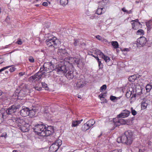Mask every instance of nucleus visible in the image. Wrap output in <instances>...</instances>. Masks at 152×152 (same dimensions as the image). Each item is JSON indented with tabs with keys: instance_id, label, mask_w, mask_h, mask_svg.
I'll list each match as a JSON object with an SVG mask.
<instances>
[{
	"instance_id": "49530a36",
	"label": "nucleus",
	"mask_w": 152,
	"mask_h": 152,
	"mask_svg": "<svg viewBox=\"0 0 152 152\" xmlns=\"http://www.w3.org/2000/svg\"><path fill=\"white\" fill-rule=\"evenodd\" d=\"M1 137H4L6 138L7 137V133L6 132H4L2 134L1 136Z\"/></svg>"
},
{
	"instance_id": "e2e57ef3",
	"label": "nucleus",
	"mask_w": 152,
	"mask_h": 152,
	"mask_svg": "<svg viewBox=\"0 0 152 152\" xmlns=\"http://www.w3.org/2000/svg\"><path fill=\"white\" fill-rule=\"evenodd\" d=\"M124 51H129V49L128 48H124Z\"/></svg>"
},
{
	"instance_id": "1a4fd4ad",
	"label": "nucleus",
	"mask_w": 152,
	"mask_h": 152,
	"mask_svg": "<svg viewBox=\"0 0 152 152\" xmlns=\"http://www.w3.org/2000/svg\"><path fill=\"white\" fill-rule=\"evenodd\" d=\"M66 77L69 80L72 79L74 77H75L77 75V72L73 71L67 70L66 72H65Z\"/></svg>"
},
{
	"instance_id": "69168bd1",
	"label": "nucleus",
	"mask_w": 152,
	"mask_h": 152,
	"mask_svg": "<svg viewBox=\"0 0 152 152\" xmlns=\"http://www.w3.org/2000/svg\"><path fill=\"white\" fill-rule=\"evenodd\" d=\"M132 12V11L131 10H129V11H128V12H127V13H131Z\"/></svg>"
},
{
	"instance_id": "79ce46f5",
	"label": "nucleus",
	"mask_w": 152,
	"mask_h": 152,
	"mask_svg": "<svg viewBox=\"0 0 152 152\" xmlns=\"http://www.w3.org/2000/svg\"><path fill=\"white\" fill-rule=\"evenodd\" d=\"M116 99V97L115 96H111L110 97V99L112 101H114Z\"/></svg>"
},
{
	"instance_id": "6ab92c4d",
	"label": "nucleus",
	"mask_w": 152,
	"mask_h": 152,
	"mask_svg": "<svg viewBox=\"0 0 152 152\" xmlns=\"http://www.w3.org/2000/svg\"><path fill=\"white\" fill-rule=\"evenodd\" d=\"M85 84V83L81 81V80H79L77 84V87L80 88L83 87Z\"/></svg>"
},
{
	"instance_id": "8fccbe9b",
	"label": "nucleus",
	"mask_w": 152,
	"mask_h": 152,
	"mask_svg": "<svg viewBox=\"0 0 152 152\" xmlns=\"http://www.w3.org/2000/svg\"><path fill=\"white\" fill-rule=\"evenodd\" d=\"M70 57L69 58H66L64 60V61H66L68 62L69 63V61L70 60Z\"/></svg>"
},
{
	"instance_id": "4be33fe9",
	"label": "nucleus",
	"mask_w": 152,
	"mask_h": 152,
	"mask_svg": "<svg viewBox=\"0 0 152 152\" xmlns=\"http://www.w3.org/2000/svg\"><path fill=\"white\" fill-rule=\"evenodd\" d=\"M102 58L103 59L106 63L109 62L110 60V58L109 57L105 55L104 54H102Z\"/></svg>"
},
{
	"instance_id": "f3484780",
	"label": "nucleus",
	"mask_w": 152,
	"mask_h": 152,
	"mask_svg": "<svg viewBox=\"0 0 152 152\" xmlns=\"http://www.w3.org/2000/svg\"><path fill=\"white\" fill-rule=\"evenodd\" d=\"M148 101L147 100H143L141 102V108L142 109H145L146 108L148 105Z\"/></svg>"
},
{
	"instance_id": "a18cd8bd",
	"label": "nucleus",
	"mask_w": 152,
	"mask_h": 152,
	"mask_svg": "<svg viewBox=\"0 0 152 152\" xmlns=\"http://www.w3.org/2000/svg\"><path fill=\"white\" fill-rule=\"evenodd\" d=\"M74 42L73 43V44L75 46H76L77 45V43L78 42V41L77 40L74 39Z\"/></svg>"
},
{
	"instance_id": "4468645a",
	"label": "nucleus",
	"mask_w": 152,
	"mask_h": 152,
	"mask_svg": "<svg viewBox=\"0 0 152 152\" xmlns=\"http://www.w3.org/2000/svg\"><path fill=\"white\" fill-rule=\"evenodd\" d=\"M137 42L138 45L143 46L146 42V39L144 37H141L137 39Z\"/></svg>"
},
{
	"instance_id": "6e6d98bb",
	"label": "nucleus",
	"mask_w": 152,
	"mask_h": 152,
	"mask_svg": "<svg viewBox=\"0 0 152 152\" xmlns=\"http://www.w3.org/2000/svg\"><path fill=\"white\" fill-rule=\"evenodd\" d=\"M42 5L44 6H47L48 5V4L47 2H44L42 3Z\"/></svg>"
},
{
	"instance_id": "7ed1b4c3",
	"label": "nucleus",
	"mask_w": 152,
	"mask_h": 152,
	"mask_svg": "<svg viewBox=\"0 0 152 152\" xmlns=\"http://www.w3.org/2000/svg\"><path fill=\"white\" fill-rule=\"evenodd\" d=\"M45 126L41 123L36 125L34 128V132L37 133L38 135L42 136V133L44 132Z\"/></svg>"
},
{
	"instance_id": "dca6fc26",
	"label": "nucleus",
	"mask_w": 152,
	"mask_h": 152,
	"mask_svg": "<svg viewBox=\"0 0 152 152\" xmlns=\"http://www.w3.org/2000/svg\"><path fill=\"white\" fill-rule=\"evenodd\" d=\"M5 113V111L4 109L0 110V123L4 121V116Z\"/></svg>"
},
{
	"instance_id": "2f4dec72",
	"label": "nucleus",
	"mask_w": 152,
	"mask_h": 152,
	"mask_svg": "<svg viewBox=\"0 0 152 152\" xmlns=\"http://www.w3.org/2000/svg\"><path fill=\"white\" fill-rule=\"evenodd\" d=\"M75 58L71 57L70 58V60L69 61V63L72 64L75 63Z\"/></svg>"
},
{
	"instance_id": "f8f14e48",
	"label": "nucleus",
	"mask_w": 152,
	"mask_h": 152,
	"mask_svg": "<svg viewBox=\"0 0 152 152\" xmlns=\"http://www.w3.org/2000/svg\"><path fill=\"white\" fill-rule=\"evenodd\" d=\"M29 109L27 107L23 108L20 111V114L23 117H25L28 115Z\"/></svg>"
},
{
	"instance_id": "864d4df0",
	"label": "nucleus",
	"mask_w": 152,
	"mask_h": 152,
	"mask_svg": "<svg viewBox=\"0 0 152 152\" xmlns=\"http://www.w3.org/2000/svg\"><path fill=\"white\" fill-rule=\"evenodd\" d=\"M114 152H121L122 150L121 149H119V150H113Z\"/></svg>"
},
{
	"instance_id": "9b49d317",
	"label": "nucleus",
	"mask_w": 152,
	"mask_h": 152,
	"mask_svg": "<svg viewBox=\"0 0 152 152\" xmlns=\"http://www.w3.org/2000/svg\"><path fill=\"white\" fill-rule=\"evenodd\" d=\"M133 133L131 130H129L124 133V135L129 140V144H132V142Z\"/></svg>"
},
{
	"instance_id": "5fc2aeb1",
	"label": "nucleus",
	"mask_w": 152,
	"mask_h": 152,
	"mask_svg": "<svg viewBox=\"0 0 152 152\" xmlns=\"http://www.w3.org/2000/svg\"><path fill=\"white\" fill-rule=\"evenodd\" d=\"M103 3H105L106 4H107L108 3V0H103L102 2L101 3L102 4Z\"/></svg>"
},
{
	"instance_id": "680f3d73",
	"label": "nucleus",
	"mask_w": 152,
	"mask_h": 152,
	"mask_svg": "<svg viewBox=\"0 0 152 152\" xmlns=\"http://www.w3.org/2000/svg\"><path fill=\"white\" fill-rule=\"evenodd\" d=\"M24 74V73L22 72H21L19 73V75L20 76H22Z\"/></svg>"
},
{
	"instance_id": "c756f323",
	"label": "nucleus",
	"mask_w": 152,
	"mask_h": 152,
	"mask_svg": "<svg viewBox=\"0 0 152 152\" xmlns=\"http://www.w3.org/2000/svg\"><path fill=\"white\" fill-rule=\"evenodd\" d=\"M96 53L100 56H101V57L102 56V54H104L100 50L97 49L95 50Z\"/></svg>"
},
{
	"instance_id": "f704fd0d",
	"label": "nucleus",
	"mask_w": 152,
	"mask_h": 152,
	"mask_svg": "<svg viewBox=\"0 0 152 152\" xmlns=\"http://www.w3.org/2000/svg\"><path fill=\"white\" fill-rule=\"evenodd\" d=\"M77 125V121H72V126L75 127Z\"/></svg>"
},
{
	"instance_id": "f03ea898",
	"label": "nucleus",
	"mask_w": 152,
	"mask_h": 152,
	"mask_svg": "<svg viewBox=\"0 0 152 152\" xmlns=\"http://www.w3.org/2000/svg\"><path fill=\"white\" fill-rule=\"evenodd\" d=\"M53 70H50L48 68L43 67H41L39 71L36 73L34 75L28 78L29 81H32L34 80H38L40 79L43 75H46L47 73L51 72Z\"/></svg>"
},
{
	"instance_id": "338daca9",
	"label": "nucleus",
	"mask_w": 152,
	"mask_h": 152,
	"mask_svg": "<svg viewBox=\"0 0 152 152\" xmlns=\"http://www.w3.org/2000/svg\"><path fill=\"white\" fill-rule=\"evenodd\" d=\"M77 97H78V98H79L80 99H81V96L80 95H78V96H77Z\"/></svg>"
},
{
	"instance_id": "aec40b11",
	"label": "nucleus",
	"mask_w": 152,
	"mask_h": 152,
	"mask_svg": "<svg viewBox=\"0 0 152 152\" xmlns=\"http://www.w3.org/2000/svg\"><path fill=\"white\" fill-rule=\"evenodd\" d=\"M137 77L136 75H134L130 76L129 78V80L130 82H133L137 79Z\"/></svg>"
},
{
	"instance_id": "bb28decb",
	"label": "nucleus",
	"mask_w": 152,
	"mask_h": 152,
	"mask_svg": "<svg viewBox=\"0 0 152 152\" xmlns=\"http://www.w3.org/2000/svg\"><path fill=\"white\" fill-rule=\"evenodd\" d=\"M104 8H98L96 12V13L98 15L101 14L102 13V10Z\"/></svg>"
},
{
	"instance_id": "ea45409f",
	"label": "nucleus",
	"mask_w": 152,
	"mask_h": 152,
	"mask_svg": "<svg viewBox=\"0 0 152 152\" xmlns=\"http://www.w3.org/2000/svg\"><path fill=\"white\" fill-rule=\"evenodd\" d=\"M11 66H8L4 67L3 68H2L0 69V72L3 71L4 70H5V69L10 67Z\"/></svg>"
},
{
	"instance_id": "e433bc0d",
	"label": "nucleus",
	"mask_w": 152,
	"mask_h": 152,
	"mask_svg": "<svg viewBox=\"0 0 152 152\" xmlns=\"http://www.w3.org/2000/svg\"><path fill=\"white\" fill-rule=\"evenodd\" d=\"M28 60L30 62L33 63L34 62V60L32 56H30L28 58Z\"/></svg>"
},
{
	"instance_id": "de8ad7c7",
	"label": "nucleus",
	"mask_w": 152,
	"mask_h": 152,
	"mask_svg": "<svg viewBox=\"0 0 152 152\" xmlns=\"http://www.w3.org/2000/svg\"><path fill=\"white\" fill-rule=\"evenodd\" d=\"M98 63L99 64V68H102V64L101 63V61H98Z\"/></svg>"
},
{
	"instance_id": "c9c22d12",
	"label": "nucleus",
	"mask_w": 152,
	"mask_h": 152,
	"mask_svg": "<svg viewBox=\"0 0 152 152\" xmlns=\"http://www.w3.org/2000/svg\"><path fill=\"white\" fill-rule=\"evenodd\" d=\"M131 110L132 113L133 115H135L137 114L136 111L135 110H134L132 107H131Z\"/></svg>"
},
{
	"instance_id": "39448f33",
	"label": "nucleus",
	"mask_w": 152,
	"mask_h": 152,
	"mask_svg": "<svg viewBox=\"0 0 152 152\" xmlns=\"http://www.w3.org/2000/svg\"><path fill=\"white\" fill-rule=\"evenodd\" d=\"M46 42L48 47L53 46L55 48L57 46L58 41L56 39V37H54L47 39Z\"/></svg>"
},
{
	"instance_id": "4c0bfd02",
	"label": "nucleus",
	"mask_w": 152,
	"mask_h": 152,
	"mask_svg": "<svg viewBox=\"0 0 152 152\" xmlns=\"http://www.w3.org/2000/svg\"><path fill=\"white\" fill-rule=\"evenodd\" d=\"M106 86L105 85H103L101 88L100 89V91L102 92L103 91V90H105L106 88Z\"/></svg>"
},
{
	"instance_id": "603ef678",
	"label": "nucleus",
	"mask_w": 152,
	"mask_h": 152,
	"mask_svg": "<svg viewBox=\"0 0 152 152\" xmlns=\"http://www.w3.org/2000/svg\"><path fill=\"white\" fill-rule=\"evenodd\" d=\"M16 43L18 44V45H21L22 44V42L20 40H18L17 42Z\"/></svg>"
},
{
	"instance_id": "412c9836",
	"label": "nucleus",
	"mask_w": 152,
	"mask_h": 152,
	"mask_svg": "<svg viewBox=\"0 0 152 152\" xmlns=\"http://www.w3.org/2000/svg\"><path fill=\"white\" fill-rule=\"evenodd\" d=\"M119 122L120 124L124 125L127 124L128 125V121L127 120H125L123 119H120L119 120Z\"/></svg>"
},
{
	"instance_id": "473e14b6",
	"label": "nucleus",
	"mask_w": 152,
	"mask_h": 152,
	"mask_svg": "<svg viewBox=\"0 0 152 152\" xmlns=\"http://www.w3.org/2000/svg\"><path fill=\"white\" fill-rule=\"evenodd\" d=\"M42 85L43 88H45L46 90H48V88L47 86V85L45 83L43 82L42 83Z\"/></svg>"
},
{
	"instance_id": "6e6552de",
	"label": "nucleus",
	"mask_w": 152,
	"mask_h": 152,
	"mask_svg": "<svg viewBox=\"0 0 152 152\" xmlns=\"http://www.w3.org/2000/svg\"><path fill=\"white\" fill-rule=\"evenodd\" d=\"M45 130H44V132L42 133V136H48L54 132V129L51 126H45Z\"/></svg>"
},
{
	"instance_id": "09e8293b",
	"label": "nucleus",
	"mask_w": 152,
	"mask_h": 152,
	"mask_svg": "<svg viewBox=\"0 0 152 152\" xmlns=\"http://www.w3.org/2000/svg\"><path fill=\"white\" fill-rule=\"evenodd\" d=\"M96 38L99 40H102V38L99 36V35H97L96 36Z\"/></svg>"
},
{
	"instance_id": "774afa93",
	"label": "nucleus",
	"mask_w": 152,
	"mask_h": 152,
	"mask_svg": "<svg viewBox=\"0 0 152 152\" xmlns=\"http://www.w3.org/2000/svg\"><path fill=\"white\" fill-rule=\"evenodd\" d=\"M97 61H98H98H100V60L99 59V58L98 57V58H96V59Z\"/></svg>"
},
{
	"instance_id": "393cba45",
	"label": "nucleus",
	"mask_w": 152,
	"mask_h": 152,
	"mask_svg": "<svg viewBox=\"0 0 152 152\" xmlns=\"http://www.w3.org/2000/svg\"><path fill=\"white\" fill-rule=\"evenodd\" d=\"M60 3L61 5L65 6L68 3V0H60Z\"/></svg>"
},
{
	"instance_id": "5701e85b",
	"label": "nucleus",
	"mask_w": 152,
	"mask_h": 152,
	"mask_svg": "<svg viewBox=\"0 0 152 152\" xmlns=\"http://www.w3.org/2000/svg\"><path fill=\"white\" fill-rule=\"evenodd\" d=\"M112 45L115 48H118L119 45L118 42L116 41H112L111 42Z\"/></svg>"
},
{
	"instance_id": "7c9ffc66",
	"label": "nucleus",
	"mask_w": 152,
	"mask_h": 152,
	"mask_svg": "<svg viewBox=\"0 0 152 152\" xmlns=\"http://www.w3.org/2000/svg\"><path fill=\"white\" fill-rule=\"evenodd\" d=\"M144 31L142 29H139L137 31V35H142L143 34Z\"/></svg>"
},
{
	"instance_id": "cd10ccee",
	"label": "nucleus",
	"mask_w": 152,
	"mask_h": 152,
	"mask_svg": "<svg viewBox=\"0 0 152 152\" xmlns=\"http://www.w3.org/2000/svg\"><path fill=\"white\" fill-rule=\"evenodd\" d=\"M82 130L83 131H86L87 130L89 129L88 127L85 124L83 125L81 128Z\"/></svg>"
},
{
	"instance_id": "a878e982",
	"label": "nucleus",
	"mask_w": 152,
	"mask_h": 152,
	"mask_svg": "<svg viewBox=\"0 0 152 152\" xmlns=\"http://www.w3.org/2000/svg\"><path fill=\"white\" fill-rule=\"evenodd\" d=\"M87 122V124H88L91 127L92 126H93L95 123V121L93 119L90 120L89 121H88Z\"/></svg>"
},
{
	"instance_id": "f257e3e1",
	"label": "nucleus",
	"mask_w": 152,
	"mask_h": 152,
	"mask_svg": "<svg viewBox=\"0 0 152 152\" xmlns=\"http://www.w3.org/2000/svg\"><path fill=\"white\" fill-rule=\"evenodd\" d=\"M9 121V122L15 121L17 126L22 132H25L28 131L30 125L27 119L13 117L12 119Z\"/></svg>"
},
{
	"instance_id": "b1692460",
	"label": "nucleus",
	"mask_w": 152,
	"mask_h": 152,
	"mask_svg": "<svg viewBox=\"0 0 152 152\" xmlns=\"http://www.w3.org/2000/svg\"><path fill=\"white\" fill-rule=\"evenodd\" d=\"M35 114V111L33 109L30 110L29 109V113L28 115L30 117H32Z\"/></svg>"
},
{
	"instance_id": "0e129e2a",
	"label": "nucleus",
	"mask_w": 152,
	"mask_h": 152,
	"mask_svg": "<svg viewBox=\"0 0 152 152\" xmlns=\"http://www.w3.org/2000/svg\"><path fill=\"white\" fill-rule=\"evenodd\" d=\"M77 122L78 125H79L81 122L80 120L77 121Z\"/></svg>"
},
{
	"instance_id": "9d476101",
	"label": "nucleus",
	"mask_w": 152,
	"mask_h": 152,
	"mask_svg": "<svg viewBox=\"0 0 152 152\" xmlns=\"http://www.w3.org/2000/svg\"><path fill=\"white\" fill-rule=\"evenodd\" d=\"M117 141L118 143H124L128 145L131 144H129V140L125 135H123L121 137H118L117 139Z\"/></svg>"
},
{
	"instance_id": "c03bdc74",
	"label": "nucleus",
	"mask_w": 152,
	"mask_h": 152,
	"mask_svg": "<svg viewBox=\"0 0 152 152\" xmlns=\"http://www.w3.org/2000/svg\"><path fill=\"white\" fill-rule=\"evenodd\" d=\"M15 68L14 67H12L10 69L9 71L10 72H12L14 71L15 70Z\"/></svg>"
},
{
	"instance_id": "37998d69",
	"label": "nucleus",
	"mask_w": 152,
	"mask_h": 152,
	"mask_svg": "<svg viewBox=\"0 0 152 152\" xmlns=\"http://www.w3.org/2000/svg\"><path fill=\"white\" fill-rule=\"evenodd\" d=\"M120 125V124L119 122V121L114 123V126L115 127H116L117 126H119Z\"/></svg>"
},
{
	"instance_id": "20e7f679",
	"label": "nucleus",
	"mask_w": 152,
	"mask_h": 152,
	"mask_svg": "<svg viewBox=\"0 0 152 152\" xmlns=\"http://www.w3.org/2000/svg\"><path fill=\"white\" fill-rule=\"evenodd\" d=\"M62 144V141L60 140H56L50 147L49 151L50 152H55L58 149L59 147Z\"/></svg>"
},
{
	"instance_id": "423d86ee",
	"label": "nucleus",
	"mask_w": 152,
	"mask_h": 152,
	"mask_svg": "<svg viewBox=\"0 0 152 152\" xmlns=\"http://www.w3.org/2000/svg\"><path fill=\"white\" fill-rule=\"evenodd\" d=\"M56 70L59 74L63 73L65 74L67 72L66 66L61 64H59L56 66Z\"/></svg>"
},
{
	"instance_id": "bf43d9fd",
	"label": "nucleus",
	"mask_w": 152,
	"mask_h": 152,
	"mask_svg": "<svg viewBox=\"0 0 152 152\" xmlns=\"http://www.w3.org/2000/svg\"><path fill=\"white\" fill-rule=\"evenodd\" d=\"M122 10L123 12H128V11H127V10H126L125 9V8H124H124H122Z\"/></svg>"
},
{
	"instance_id": "ddd939ff",
	"label": "nucleus",
	"mask_w": 152,
	"mask_h": 152,
	"mask_svg": "<svg viewBox=\"0 0 152 152\" xmlns=\"http://www.w3.org/2000/svg\"><path fill=\"white\" fill-rule=\"evenodd\" d=\"M130 113V112L127 110H125L123 112L118 115V117L119 118H123L128 117Z\"/></svg>"
},
{
	"instance_id": "13d9d810",
	"label": "nucleus",
	"mask_w": 152,
	"mask_h": 152,
	"mask_svg": "<svg viewBox=\"0 0 152 152\" xmlns=\"http://www.w3.org/2000/svg\"><path fill=\"white\" fill-rule=\"evenodd\" d=\"M46 24H44L45 26H46V28H48L50 26V24L49 23H47V26L46 25Z\"/></svg>"
},
{
	"instance_id": "0eeeda50",
	"label": "nucleus",
	"mask_w": 152,
	"mask_h": 152,
	"mask_svg": "<svg viewBox=\"0 0 152 152\" xmlns=\"http://www.w3.org/2000/svg\"><path fill=\"white\" fill-rule=\"evenodd\" d=\"M20 107L19 104H14L10 107L7 109L6 111L7 113L9 114H11L15 112L17 109H18Z\"/></svg>"
},
{
	"instance_id": "2eb2a0df",
	"label": "nucleus",
	"mask_w": 152,
	"mask_h": 152,
	"mask_svg": "<svg viewBox=\"0 0 152 152\" xmlns=\"http://www.w3.org/2000/svg\"><path fill=\"white\" fill-rule=\"evenodd\" d=\"M43 67L48 68L50 70H54V65L51 62H46L44 63Z\"/></svg>"
},
{
	"instance_id": "c85d7f7f",
	"label": "nucleus",
	"mask_w": 152,
	"mask_h": 152,
	"mask_svg": "<svg viewBox=\"0 0 152 152\" xmlns=\"http://www.w3.org/2000/svg\"><path fill=\"white\" fill-rule=\"evenodd\" d=\"M146 89L147 92H149L152 88V86L150 85H147L145 87Z\"/></svg>"
},
{
	"instance_id": "a211bd4d",
	"label": "nucleus",
	"mask_w": 152,
	"mask_h": 152,
	"mask_svg": "<svg viewBox=\"0 0 152 152\" xmlns=\"http://www.w3.org/2000/svg\"><path fill=\"white\" fill-rule=\"evenodd\" d=\"M58 53L59 55L63 56H64L67 54L65 50L62 49H59L58 51Z\"/></svg>"
},
{
	"instance_id": "3c124183",
	"label": "nucleus",
	"mask_w": 152,
	"mask_h": 152,
	"mask_svg": "<svg viewBox=\"0 0 152 152\" xmlns=\"http://www.w3.org/2000/svg\"><path fill=\"white\" fill-rule=\"evenodd\" d=\"M34 88L36 90L39 91L41 90V87H38V86H35Z\"/></svg>"
},
{
	"instance_id": "a19ab883",
	"label": "nucleus",
	"mask_w": 152,
	"mask_h": 152,
	"mask_svg": "<svg viewBox=\"0 0 152 152\" xmlns=\"http://www.w3.org/2000/svg\"><path fill=\"white\" fill-rule=\"evenodd\" d=\"M80 59L79 58H75V63H76L77 64H79L80 63Z\"/></svg>"
},
{
	"instance_id": "72a5a7b5",
	"label": "nucleus",
	"mask_w": 152,
	"mask_h": 152,
	"mask_svg": "<svg viewBox=\"0 0 152 152\" xmlns=\"http://www.w3.org/2000/svg\"><path fill=\"white\" fill-rule=\"evenodd\" d=\"M150 24L151 22L150 21H148L146 23V25L148 30H150L151 28Z\"/></svg>"
},
{
	"instance_id": "4d7b16f0",
	"label": "nucleus",
	"mask_w": 152,
	"mask_h": 152,
	"mask_svg": "<svg viewBox=\"0 0 152 152\" xmlns=\"http://www.w3.org/2000/svg\"><path fill=\"white\" fill-rule=\"evenodd\" d=\"M4 60L3 58L0 57V64L4 62Z\"/></svg>"
},
{
	"instance_id": "58836bf2",
	"label": "nucleus",
	"mask_w": 152,
	"mask_h": 152,
	"mask_svg": "<svg viewBox=\"0 0 152 152\" xmlns=\"http://www.w3.org/2000/svg\"><path fill=\"white\" fill-rule=\"evenodd\" d=\"M105 94L104 93H102L99 96V97L100 98L101 100H102V99H104V95Z\"/></svg>"
},
{
	"instance_id": "052dcab7",
	"label": "nucleus",
	"mask_w": 152,
	"mask_h": 152,
	"mask_svg": "<svg viewBox=\"0 0 152 152\" xmlns=\"http://www.w3.org/2000/svg\"><path fill=\"white\" fill-rule=\"evenodd\" d=\"M86 124V125L87 126H88V127L89 129L91 127L88 124H87V122L86 124Z\"/></svg>"
}]
</instances>
